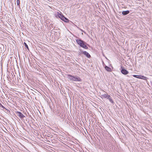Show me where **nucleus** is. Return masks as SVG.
<instances>
[{"instance_id": "nucleus-1", "label": "nucleus", "mask_w": 152, "mask_h": 152, "mask_svg": "<svg viewBox=\"0 0 152 152\" xmlns=\"http://www.w3.org/2000/svg\"><path fill=\"white\" fill-rule=\"evenodd\" d=\"M76 41L77 44L80 47L85 49H88V47L86 45V43L83 41L81 39H77L76 40Z\"/></svg>"}, {"instance_id": "nucleus-2", "label": "nucleus", "mask_w": 152, "mask_h": 152, "mask_svg": "<svg viewBox=\"0 0 152 152\" xmlns=\"http://www.w3.org/2000/svg\"><path fill=\"white\" fill-rule=\"evenodd\" d=\"M68 79L70 80L76 81H81V79L78 76H74L72 75H68Z\"/></svg>"}, {"instance_id": "nucleus-3", "label": "nucleus", "mask_w": 152, "mask_h": 152, "mask_svg": "<svg viewBox=\"0 0 152 152\" xmlns=\"http://www.w3.org/2000/svg\"><path fill=\"white\" fill-rule=\"evenodd\" d=\"M58 15L59 18H60L63 21L64 19V18H65L61 13H59V12H58Z\"/></svg>"}, {"instance_id": "nucleus-4", "label": "nucleus", "mask_w": 152, "mask_h": 152, "mask_svg": "<svg viewBox=\"0 0 152 152\" xmlns=\"http://www.w3.org/2000/svg\"><path fill=\"white\" fill-rule=\"evenodd\" d=\"M16 114L20 118H23L25 117V116L22 113L19 112H17L16 113Z\"/></svg>"}, {"instance_id": "nucleus-5", "label": "nucleus", "mask_w": 152, "mask_h": 152, "mask_svg": "<svg viewBox=\"0 0 152 152\" xmlns=\"http://www.w3.org/2000/svg\"><path fill=\"white\" fill-rule=\"evenodd\" d=\"M121 72L124 75H127L129 73L128 71L124 69H122L121 71Z\"/></svg>"}, {"instance_id": "nucleus-6", "label": "nucleus", "mask_w": 152, "mask_h": 152, "mask_svg": "<svg viewBox=\"0 0 152 152\" xmlns=\"http://www.w3.org/2000/svg\"><path fill=\"white\" fill-rule=\"evenodd\" d=\"M82 53L88 58H89L91 57L89 53L86 51H83Z\"/></svg>"}, {"instance_id": "nucleus-7", "label": "nucleus", "mask_w": 152, "mask_h": 152, "mask_svg": "<svg viewBox=\"0 0 152 152\" xmlns=\"http://www.w3.org/2000/svg\"><path fill=\"white\" fill-rule=\"evenodd\" d=\"M129 13V10H126L125 11H123L122 12V14L123 15H126L128 14Z\"/></svg>"}, {"instance_id": "nucleus-8", "label": "nucleus", "mask_w": 152, "mask_h": 152, "mask_svg": "<svg viewBox=\"0 0 152 152\" xmlns=\"http://www.w3.org/2000/svg\"><path fill=\"white\" fill-rule=\"evenodd\" d=\"M107 98L109 100V101L111 103H113V99H112L111 97L110 96V95H108V96H107Z\"/></svg>"}, {"instance_id": "nucleus-9", "label": "nucleus", "mask_w": 152, "mask_h": 152, "mask_svg": "<svg viewBox=\"0 0 152 152\" xmlns=\"http://www.w3.org/2000/svg\"><path fill=\"white\" fill-rule=\"evenodd\" d=\"M140 79H143L145 80H147V79H148V78L147 77L143 75H140Z\"/></svg>"}, {"instance_id": "nucleus-10", "label": "nucleus", "mask_w": 152, "mask_h": 152, "mask_svg": "<svg viewBox=\"0 0 152 152\" xmlns=\"http://www.w3.org/2000/svg\"><path fill=\"white\" fill-rule=\"evenodd\" d=\"M105 69L107 71L109 72L111 71V69L108 66H106L105 67Z\"/></svg>"}, {"instance_id": "nucleus-11", "label": "nucleus", "mask_w": 152, "mask_h": 152, "mask_svg": "<svg viewBox=\"0 0 152 152\" xmlns=\"http://www.w3.org/2000/svg\"><path fill=\"white\" fill-rule=\"evenodd\" d=\"M108 96V95L106 94H103L102 95V96L104 98H107V96Z\"/></svg>"}, {"instance_id": "nucleus-12", "label": "nucleus", "mask_w": 152, "mask_h": 152, "mask_svg": "<svg viewBox=\"0 0 152 152\" xmlns=\"http://www.w3.org/2000/svg\"><path fill=\"white\" fill-rule=\"evenodd\" d=\"M133 76L134 77H136L137 78H139V79H140V75H133Z\"/></svg>"}, {"instance_id": "nucleus-13", "label": "nucleus", "mask_w": 152, "mask_h": 152, "mask_svg": "<svg viewBox=\"0 0 152 152\" xmlns=\"http://www.w3.org/2000/svg\"><path fill=\"white\" fill-rule=\"evenodd\" d=\"M63 21L67 23L69 22V20L67 18L65 17Z\"/></svg>"}, {"instance_id": "nucleus-14", "label": "nucleus", "mask_w": 152, "mask_h": 152, "mask_svg": "<svg viewBox=\"0 0 152 152\" xmlns=\"http://www.w3.org/2000/svg\"><path fill=\"white\" fill-rule=\"evenodd\" d=\"M49 136H48V140H50V139L49 138ZM48 145L49 144V145H51V142H50L49 141V140H48Z\"/></svg>"}, {"instance_id": "nucleus-15", "label": "nucleus", "mask_w": 152, "mask_h": 152, "mask_svg": "<svg viewBox=\"0 0 152 152\" xmlns=\"http://www.w3.org/2000/svg\"><path fill=\"white\" fill-rule=\"evenodd\" d=\"M24 45H25V47L27 48L28 49V45H27V44H26V43L25 42H24Z\"/></svg>"}, {"instance_id": "nucleus-16", "label": "nucleus", "mask_w": 152, "mask_h": 152, "mask_svg": "<svg viewBox=\"0 0 152 152\" xmlns=\"http://www.w3.org/2000/svg\"><path fill=\"white\" fill-rule=\"evenodd\" d=\"M16 3L18 5H19L20 4V1L19 0H17L16 1Z\"/></svg>"}, {"instance_id": "nucleus-17", "label": "nucleus", "mask_w": 152, "mask_h": 152, "mask_svg": "<svg viewBox=\"0 0 152 152\" xmlns=\"http://www.w3.org/2000/svg\"><path fill=\"white\" fill-rule=\"evenodd\" d=\"M50 148H52L50 146H49L48 145V152L50 151L49 150V149H50Z\"/></svg>"}, {"instance_id": "nucleus-18", "label": "nucleus", "mask_w": 152, "mask_h": 152, "mask_svg": "<svg viewBox=\"0 0 152 152\" xmlns=\"http://www.w3.org/2000/svg\"><path fill=\"white\" fill-rule=\"evenodd\" d=\"M51 26L53 27V24H51Z\"/></svg>"}]
</instances>
